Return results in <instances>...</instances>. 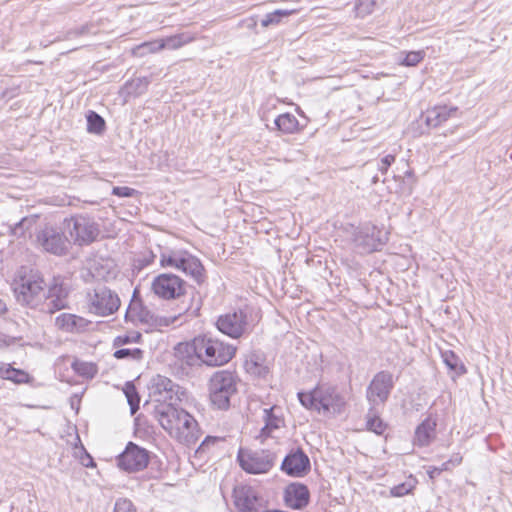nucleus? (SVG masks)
I'll use <instances>...</instances> for the list:
<instances>
[{"mask_svg": "<svg viewBox=\"0 0 512 512\" xmlns=\"http://www.w3.org/2000/svg\"><path fill=\"white\" fill-rule=\"evenodd\" d=\"M154 417L168 434L180 443L191 445L196 443L201 431L192 415L176 406L156 405Z\"/></svg>", "mask_w": 512, "mask_h": 512, "instance_id": "f257e3e1", "label": "nucleus"}, {"mask_svg": "<svg viewBox=\"0 0 512 512\" xmlns=\"http://www.w3.org/2000/svg\"><path fill=\"white\" fill-rule=\"evenodd\" d=\"M192 349L203 364L211 367L228 363L236 352L235 346L207 335L195 337Z\"/></svg>", "mask_w": 512, "mask_h": 512, "instance_id": "f03ea898", "label": "nucleus"}, {"mask_svg": "<svg viewBox=\"0 0 512 512\" xmlns=\"http://www.w3.org/2000/svg\"><path fill=\"white\" fill-rule=\"evenodd\" d=\"M160 265L182 271L198 285H201L206 280L205 268L201 261L185 250H166L161 252Z\"/></svg>", "mask_w": 512, "mask_h": 512, "instance_id": "7ed1b4c3", "label": "nucleus"}, {"mask_svg": "<svg viewBox=\"0 0 512 512\" xmlns=\"http://www.w3.org/2000/svg\"><path fill=\"white\" fill-rule=\"evenodd\" d=\"M236 392L237 377L234 373L222 370L213 374L209 381V399L215 409L227 410Z\"/></svg>", "mask_w": 512, "mask_h": 512, "instance_id": "20e7f679", "label": "nucleus"}, {"mask_svg": "<svg viewBox=\"0 0 512 512\" xmlns=\"http://www.w3.org/2000/svg\"><path fill=\"white\" fill-rule=\"evenodd\" d=\"M13 291L19 304L42 312L45 290L44 281L40 276L32 274L21 277L14 283Z\"/></svg>", "mask_w": 512, "mask_h": 512, "instance_id": "39448f33", "label": "nucleus"}, {"mask_svg": "<svg viewBox=\"0 0 512 512\" xmlns=\"http://www.w3.org/2000/svg\"><path fill=\"white\" fill-rule=\"evenodd\" d=\"M86 300L88 311L101 317L114 314L121 304L118 294L105 285H98L89 290Z\"/></svg>", "mask_w": 512, "mask_h": 512, "instance_id": "423d86ee", "label": "nucleus"}, {"mask_svg": "<svg viewBox=\"0 0 512 512\" xmlns=\"http://www.w3.org/2000/svg\"><path fill=\"white\" fill-rule=\"evenodd\" d=\"M149 395L158 405L176 406L186 398L185 391L171 379L157 375L151 379Z\"/></svg>", "mask_w": 512, "mask_h": 512, "instance_id": "0eeeda50", "label": "nucleus"}, {"mask_svg": "<svg viewBox=\"0 0 512 512\" xmlns=\"http://www.w3.org/2000/svg\"><path fill=\"white\" fill-rule=\"evenodd\" d=\"M65 224V229L75 245H89L97 239L100 233L98 224L88 216H73L66 219Z\"/></svg>", "mask_w": 512, "mask_h": 512, "instance_id": "6e6552de", "label": "nucleus"}, {"mask_svg": "<svg viewBox=\"0 0 512 512\" xmlns=\"http://www.w3.org/2000/svg\"><path fill=\"white\" fill-rule=\"evenodd\" d=\"M35 242L45 252L56 256L65 255L70 244L64 233L50 224H45L37 229Z\"/></svg>", "mask_w": 512, "mask_h": 512, "instance_id": "1a4fd4ad", "label": "nucleus"}, {"mask_svg": "<svg viewBox=\"0 0 512 512\" xmlns=\"http://www.w3.org/2000/svg\"><path fill=\"white\" fill-rule=\"evenodd\" d=\"M240 467L250 474L267 473L274 465L275 455L268 450L240 448L237 455Z\"/></svg>", "mask_w": 512, "mask_h": 512, "instance_id": "9d476101", "label": "nucleus"}, {"mask_svg": "<svg viewBox=\"0 0 512 512\" xmlns=\"http://www.w3.org/2000/svg\"><path fill=\"white\" fill-rule=\"evenodd\" d=\"M186 286V282L179 276L171 273H163L153 279L151 289L159 298L171 300L184 295Z\"/></svg>", "mask_w": 512, "mask_h": 512, "instance_id": "9b49d317", "label": "nucleus"}, {"mask_svg": "<svg viewBox=\"0 0 512 512\" xmlns=\"http://www.w3.org/2000/svg\"><path fill=\"white\" fill-rule=\"evenodd\" d=\"M149 461L150 452L133 442H129L117 458L119 468L129 473L144 470Z\"/></svg>", "mask_w": 512, "mask_h": 512, "instance_id": "f8f14e48", "label": "nucleus"}, {"mask_svg": "<svg viewBox=\"0 0 512 512\" xmlns=\"http://www.w3.org/2000/svg\"><path fill=\"white\" fill-rule=\"evenodd\" d=\"M346 231L351 236V241L354 244V247L361 254H368L378 250L381 242L377 237L376 227L370 224H364L362 226L356 227L354 225H349L346 228Z\"/></svg>", "mask_w": 512, "mask_h": 512, "instance_id": "ddd939ff", "label": "nucleus"}, {"mask_svg": "<svg viewBox=\"0 0 512 512\" xmlns=\"http://www.w3.org/2000/svg\"><path fill=\"white\" fill-rule=\"evenodd\" d=\"M216 326L220 332L233 339L240 338L250 329L247 312L242 309L219 316Z\"/></svg>", "mask_w": 512, "mask_h": 512, "instance_id": "4468645a", "label": "nucleus"}, {"mask_svg": "<svg viewBox=\"0 0 512 512\" xmlns=\"http://www.w3.org/2000/svg\"><path fill=\"white\" fill-rule=\"evenodd\" d=\"M394 387L393 375L388 371H380L374 375L367 387L366 398L372 406L384 404Z\"/></svg>", "mask_w": 512, "mask_h": 512, "instance_id": "2eb2a0df", "label": "nucleus"}, {"mask_svg": "<svg viewBox=\"0 0 512 512\" xmlns=\"http://www.w3.org/2000/svg\"><path fill=\"white\" fill-rule=\"evenodd\" d=\"M318 398L320 412L325 414H340L346 405L345 398L334 386H319Z\"/></svg>", "mask_w": 512, "mask_h": 512, "instance_id": "dca6fc26", "label": "nucleus"}, {"mask_svg": "<svg viewBox=\"0 0 512 512\" xmlns=\"http://www.w3.org/2000/svg\"><path fill=\"white\" fill-rule=\"evenodd\" d=\"M68 292L58 279L53 280V284L49 286L48 291H45V302L42 304V312L46 314H53L67 305Z\"/></svg>", "mask_w": 512, "mask_h": 512, "instance_id": "f3484780", "label": "nucleus"}, {"mask_svg": "<svg viewBox=\"0 0 512 512\" xmlns=\"http://www.w3.org/2000/svg\"><path fill=\"white\" fill-rule=\"evenodd\" d=\"M281 469L289 476L303 477L310 471V460L302 449H296L284 458Z\"/></svg>", "mask_w": 512, "mask_h": 512, "instance_id": "a211bd4d", "label": "nucleus"}, {"mask_svg": "<svg viewBox=\"0 0 512 512\" xmlns=\"http://www.w3.org/2000/svg\"><path fill=\"white\" fill-rule=\"evenodd\" d=\"M233 499L239 512H258L261 506L257 492L247 485L235 487Z\"/></svg>", "mask_w": 512, "mask_h": 512, "instance_id": "6ab92c4d", "label": "nucleus"}, {"mask_svg": "<svg viewBox=\"0 0 512 512\" xmlns=\"http://www.w3.org/2000/svg\"><path fill=\"white\" fill-rule=\"evenodd\" d=\"M309 500V489L302 483H291L284 491L285 505L290 509L301 510L309 504Z\"/></svg>", "mask_w": 512, "mask_h": 512, "instance_id": "aec40b11", "label": "nucleus"}, {"mask_svg": "<svg viewBox=\"0 0 512 512\" xmlns=\"http://www.w3.org/2000/svg\"><path fill=\"white\" fill-rule=\"evenodd\" d=\"M193 38L187 33H179L163 38L147 41V48L150 53H156L160 50H173L182 47L192 41Z\"/></svg>", "mask_w": 512, "mask_h": 512, "instance_id": "412c9836", "label": "nucleus"}, {"mask_svg": "<svg viewBox=\"0 0 512 512\" xmlns=\"http://www.w3.org/2000/svg\"><path fill=\"white\" fill-rule=\"evenodd\" d=\"M436 425V421L429 417L422 421L416 428L414 443L421 447L428 446L435 438Z\"/></svg>", "mask_w": 512, "mask_h": 512, "instance_id": "4be33fe9", "label": "nucleus"}, {"mask_svg": "<svg viewBox=\"0 0 512 512\" xmlns=\"http://www.w3.org/2000/svg\"><path fill=\"white\" fill-rule=\"evenodd\" d=\"M245 370L252 376L264 377L268 373L266 358L261 352L251 353L245 360Z\"/></svg>", "mask_w": 512, "mask_h": 512, "instance_id": "5701e85b", "label": "nucleus"}, {"mask_svg": "<svg viewBox=\"0 0 512 512\" xmlns=\"http://www.w3.org/2000/svg\"><path fill=\"white\" fill-rule=\"evenodd\" d=\"M277 407L265 408L263 410V421L265 425L261 428L259 437L265 439L273 433L274 430L279 429L283 424V419L276 414Z\"/></svg>", "mask_w": 512, "mask_h": 512, "instance_id": "b1692460", "label": "nucleus"}, {"mask_svg": "<svg viewBox=\"0 0 512 512\" xmlns=\"http://www.w3.org/2000/svg\"><path fill=\"white\" fill-rule=\"evenodd\" d=\"M457 111L458 108L456 106H436L433 109L427 111L426 123L428 126L437 127L443 122L447 121Z\"/></svg>", "mask_w": 512, "mask_h": 512, "instance_id": "393cba45", "label": "nucleus"}, {"mask_svg": "<svg viewBox=\"0 0 512 512\" xmlns=\"http://www.w3.org/2000/svg\"><path fill=\"white\" fill-rule=\"evenodd\" d=\"M55 325L64 332L73 333L84 328L85 319L73 314L62 313L56 317Z\"/></svg>", "mask_w": 512, "mask_h": 512, "instance_id": "a878e982", "label": "nucleus"}, {"mask_svg": "<svg viewBox=\"0 0 512 512\" xmlns=\"http://www.w3.org/2000/svg\"><path fill=\"white\" fill-rule=\"evenodd\" d=\"M274 124L276 128L284 134H293L299 131V121L291 113H284L279 115Z\"/></svg>", "mask_w": 512, "mask_h": 512, "instance_id": "bb28decb", "label": "nucleus"}, {"mask_svg": "<svg viewBox=\"0 0 512 512\" xmlns=\"http://www.w3.org/2000/svg\"><path fill=\"white\" fill-rule=\"evenodd\" d=\"M0 376L17 384L28 383L30 379L29 374L25 371L15 369L7 364L0 366Z\"/></svg>", "mask_w": 512, "mask_h": 512, "instance_id": "cd10ccee", "label": "nucleus"}, {"mask_svg": "<svg viewBox=\"0 0 512 512\" xmlns=\"http://www.w3.org/2000/svg\"><path fill=\"white\" fill-rule=\"evenodd\" d=\"M384 0H356L354 11L357 17L364 18L375 11Z\"/></svg>", "mask_w": 512, "mask_h": 512, "instance_id": "c85d7f7f", "label": "nucleus"}, {"mask_svg": "<svg viewBox=\"0 0 512 512\" xmlns=\"http://www.w3.org/2000/svg\"><path fill=\"white\" fill-rule=\"evenodd\" d=\"M442 359L449 370L454 371L457 375L466 373V368L460 358L451 350L442 352Z\"/></svg>", "mask_w": 512, "mask_h": 512, "instance_id": "c756f323", "label": "nucleus"}, {"mask_svg": "<svg viewBox=\"0 0 512 512\" xmlns=\"http://www.w3.org/2000/svg\"><path fill=\"white\" fill-rule=\"evenodd\" d=\"M296 10L294 9H277L271 13H267L264 18L261 20V25L263 27H269L270 25L279 24L283 18L288 17Z\"/></svg>", "mask_w": 512, "mask_h": 512, "instance_id": "7c9ffc66", "label": "nucleus"}, {"mask_svg": "<svg viewBox=\"0 0 512 512\" xmlns=\"http://www.w3.org/2000/svg\"><path fill=\"white\" fill-rule=\"evenodd\" d=\"M105 129L104 119L94 111L87 114V130L90 133L101 134Z\"/></svg>", "mask_w": 512, "mask_h": 512, "instance_id": "2f4dec72", "label": "nucleus"}, {"mask_svg": "<svg viewBox=\"0 0 512 512\" xmlns=\"http://www.w3.org/2000/svg\"><path fill=\"white\" fill-rule=\"evenodd\" d=\"M298 398L301 404L308 409H315L320 412L319 398H318V387L312 392L305 393L299 392Z\"/></svg>", "mask_w": 512, "mask_h": 512, "instance_id": "473e14b6", "label": "nucleus"}, {"mask_svg": "<svg viewBox=\"0 0 512 512\" xmlns=\"http://www.w3.org/2000/svg\"><path fill=\"white\" fill-rule=\"evenodd\" d=\"M123 392L130 405L131 413L134 414L139 409L140 397L132 382H126Z\"/></svg>", "mask_w": 512, "mask_h": 512, "instance_id": "72a5a7b5", "label": "nucleus"}, {"mask_svg": "<svg viewBox=\"0 0 512 512\" xmlns=\"http://www.w3.org/2000/svg\"><path fill=\"white\" fill-rule=\"evenodd\" d=\"M400 57L398 60V64H419L424 60L426 55L425 50H417V51H402L399 53Z\"/></svg>", "mask_w": 512, "mask_h": 512, "instance_id": "f704fd0d", "label": "nucleus"}, {"mask_svg": "<svg viewBox=\"0 0 512 512\" xmlns=\"http://www.w3.org/2000/svg\"><path fill=\"white\" fill-rule=\"evenodd\" d=\"M366 427L369 431L374 432L377 435H382L385 432L387 425L378 416L369 412L367 415Z\"/></svg>", "mask_w": 512, "mask_h": 512, "instance_id": "c9c22d12", "label": "nucleus"}, {"mask_svg": "<svg viewBox=\"0 0 512 512\" xmlns=\"http://www.w3.org/2000/svg\"><path fill=\"white\" fill-rule=\"evenodd\" d=\"M149 79L147 77H139L127 82L126 86L129 93L135 95H141L144 93L149 85Z\"/></svg>", "mask_w": 512, "mask_h": 512, "instance_id": "e433bc0d", "label": "nucleus"}, {"mask_svg": "<svg viewBox=\"0 0 512 512\" xmlns=\"http://www.w3.org/2000/svg\"><path fill=\"white\" fill-rule=\"evenodd\" d=\"M114 357L116 359H133L139 361L143 358V351L139 348H122L114 352Z\"/></svg>", "mask_w": 512, "mask_h": 512, "instance_id": "4c0bfd02", "label": "nucleus"}, {"mask_svg": "<svg viewBox=\"0 0 512 512\" xmlns=\"http://www.w3.org/2000/svg\"><path fill=\"white\" fill-rule=\"evenodd\" d=\"M414 488V485L410 482H404L399 485H396L391 488L390 494L393 497H402L404 495H407L411 492V490Z\"/></svg>", "mask_w": 512, "mask_h": 512, "instance_id": "58836bf2", "label": "nucleus"}, {"mask_svg": "<svg viewBox=\"0 0 512 512\" xmlns=\"http://www.w3.org/2000/svg\"><path fill=\"white\" fill-rule=\"evenodd\" d=\"M29 224H31V221L23 218L11 228V234L17 238L23 237L25 230L29 229Z\"/></svg>", "mask_w": 512, "mask_h": 512, "instance_id": "ea45409f", "label": "nucleus"}, {"mask_svg": "<svg viewBox=\"0 0 512 512\" xmlns=\"http://www.w3.org/2000/svg\"><path fill=\"white\" fill-rule=\"evenodd\" d=\"M73 367L74 370L82 376L93 377L95 374V367L92 364L74 363Z\"/></svg>", "mask_w": 512, "mask_h": 512, "instance_id": "a19ab883", "label": "nucleus"}, {"mask_svg": "<svg viewBox=\"0 0 512 512\" xmlns=\"http://www.w3.org/2000/svg\"><path fill=\"white\" fill-rule=\"evenodd\" d=\"M113 512H137L133 503L128 499H118Z\"/></svg>", "mask_w": 512, "mask_h": 512, "instance_id": "79ce46f5", "label": "nucleus"}, {"mask_svg": "<svg viewBox=\"0 0 512 512\" xmlns=\"http://www.w3.org/2000/svg\"><path fill=\"white\" fill-rule=\"evenodd\" d=\"M112 194L118 197H133L138 194V191L127 186H116L113 187Z\"/></svg>", "mask_w": 512, "mask_h": 512, "instance_id": "37998d69", "label": "nucleus"}, {"mask_svg": "<svg viewBox=\"0 0 512 512\" xmlns=\"http://www.w3.org/2000/svg\"><path fill=\"white\" fill-rule=\"evenodd\" d=\"M462 462V456L460 454H454L447 462L443 463L440 468H435L437 473L440 474L444 470H448L450 465L457 466Z\"/></svg>", "mask_w": 512, "mask_h": 512, "instance_id": "c03bdc74", "label": "nucleus"}, {"mask_svg": "<svg viewBox=\"0 0 512 512\" xmlns=\"http://www.w3.org/2000/svg\"><path fill=\"white\" fill-rule=\"evenodd\" d=\"M395 161V156L388 154L385 157H383L380 162L378 163V170L384 174L388 171L389 167L392 163Z\"/></svg>", "mask_w": 512, "mask_h": 512, "instance_id": "a18cd8bd", "label": "nucleus"}, {"mask_svg": "<svg viewBox=\"0 0 512 512\" xmlns=\"http://www.w3.org/2000/svg\"><path fill=\"white\" fill-rule=\"evenodd\" d=\"M88 25H82L80 27L71 29L67 32V38H75L88 33Z\"/></svg>", "mask_w": 512, "mask_h": 512, "instance_id": "49530a36", "label": "nucleus"}, {"mask_svg": "<svg viewBox=\"0 0 512 512\" xmlns=\"http://www.w3.org/2000/svg\"><path fill=\"white\" fill-rule=\"evenodd\" d=\"M132 53H133V55L138 56V57H143L147 54H150V52L148 51L146 42H143L142 44L133 48Z\"/></svg>", "mask_w": 512, "mask_h": 512, "instance_id": "de8ad7c7", "label": "nucleus"}, {"mask_svg": "<svg viewBox=\"0 0 512 512\" xmlns=\"http://www.w3.org/2000/svg\"><path fill=\"white\" fill-rule=\"evenodd\" d=\"M7 311L5 302L0 298V316L4 315Z\"/></svg>", "mask_w": 512, "mask_h": 512, "instance_id": "09e8293b", "label": "nucleus"}, {"mask_svg": "<svg viewBox=\"0 0 512 512\" xmlns=\"http://www.w3.org/2000/svg\"><path fill=\"white\" fill-rule=\"evenodd\" d=\"M435 468H436V467H433V468L429 471V475H430V477H431V478H434V477H435V475H439V474L437 473V470H435Z\"/></svg>", "mask_w": 512, "mask_h": 512, "instance_id": "8fccbe9b", "label": "nucleus"}, {"mask_svg": "<svg viewBox=\"0 0 512 512\" xmlns=\"http://www.w3.org/2000/svg\"><path fill=\"white\" fill-rule=\"evenodd\" d=\"M118 340H119V342L124 343V344L129 342V338L127 336L124 338L118 337Z\"/></svg>", "mask_w": 512, "mask_h": 512, "instance_id": "3c124183", "label": "nucleus"}, {"mask_svg": "<svg viewBox=\"0 0 512 512\" xmlns=\"http://www.w3.org/2000/svg\"><path fill=\"white\" fill-rule=\"evenodd\" d=\"M26 64H35V65H38V64H43V62H42V61H33V60H28V61L26 62Z\"/></svg>", "mask_w": 512, "mask_h": 512, "instance_id": "603ef678", "label": "nucleus"}, {"mask_svg": "<svg viewBox=\"0 0 512 512\" xmlns=\"http://www.w3.org/2000/svg\"><path fill=\"white\" fill-rule=\"evenodd\" d=\"M133 309H134V308L132 307V304H130V305H129V308H128L127 313H128V314H129V313H131V312L133 311Z\"/></svg>", "mask_w": 512, "mask_h": 512, "instance_id": "864d4df0", "label": "nucleus"}, {"mask_svg": "<svg viewBox=\"0 0 512 512\" xmlns=\"http://www.w3.org/2000/svg\"><path fill=\"white\" fill-rule=\"evenodd\" d=\"M372 182L375 184L378 182V177L377 176H374L373 179H372Z\"/></svg>", "mask_w": 512, "mask_h": 512, "instance_id": "5fc2aeb1", "label": "nucleus"}]
</instances>
